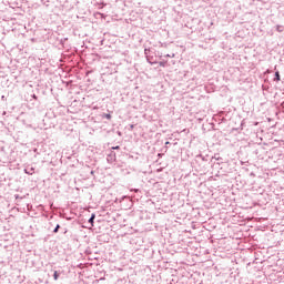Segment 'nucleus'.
Masks as SVG:
<instances>
[{
  "label": "nucleus",
  "instance_id": "7ed1b4c3",
  "mask_svg": "<svg viewBox=\"0 0 284 284\" xmlns=\"http://www.w3.org/2000/svg\"><path fill=\"white\" fill-rule=\"evenodd\" d=\"M276 81H281V74L278 72L275 73Z\"/></svg>",
  "mask_w": 284,
  "mask_h": 284
},
{
  "label": "nucleus",
  "instance_id": "20e7f679",
  "mask_svg": "<svg viewBox=\"0 0 284 284\" xmlns=\"http://www.w3.org/2000/svg\"><path fill=\"white\" fill-rule=\"evenodd\" d=\"M166 63H168V62H159V65H160L161 68H165Z\"/></svg>",
  "mask_w": 284,
  "mask_h": 284
},
{
  "label": "nucleus",
  "instance_id": "0eeeda50",
  "mask_svg": "<svg viewBox=\"0 0 284 284\" xmlns=\"http://www.w3.org/2000/svg\"><path fill=\"white\" fill-rule=\"evenodd\" d=\"M113 150H119V146L113 148Z\"/></svg>",
  "mask_w": 284,
  "mask_h": 284
},
{
  "label": "nucleus",
  "instance_id": "423d86ee",
  "mask_svg": "<svg viewBox=\"0 0 284 284\" xmlns=\"http://www.w3.org/2000/svg\"><path fill=\"white\" fill-rule=\"evenodd\" d=\"M89 223H94V215L90 217Z\"/></svg>",
  "mask_w": 284,
  "mask_h": 284
},
{
  "label": "nucleus",
  "instance_id": "f257e3e1",
  "mask_svg": "<svg viewBox=\"0 0 284 284\" xmlns=\"http://www.w3.org/2000/svg\"><path fill=\"white\" fill-rule=\"evenodd\" d=\"M53 278H54V281H59V272H54V274H53Z\"/></svg>",
  "mask_w": 284,
  "mask_h": 284
},
{
  "label": "nucleus",
  "instance_id": "f03ea898",
  "mask_svg": "<svg viewBox=\"0 0 284 284\" xmlns=\"http://www.w3.org/2000/svg\"><path fill=\"white\" fill-rule=\"evenodd\" d=\"M103 118L110 120L112 119V115L110 113H104Z\"/></svg>",
  "mask_w": 284,
  "mask_h": 284
},
{
  "label": "nucleus",
  "instance_id": "39448f33",
  "mask_svg": "<svg viewBox=\"0 0 284 284\" xmlns=\"http://www.w3.org/2000/svg\"><path fill=\"white\" fill-rule=\"evenodd\" d=\"M60 227H61L60 225H57V226H55V229L53 230L54 234H57V232H59V229H60Z\"/></svg>",
  "mask_w": 284,
  "mask_h": 284
}]
</instances>
